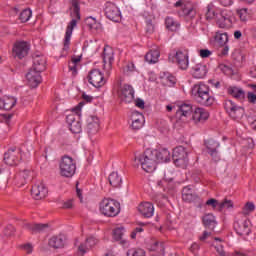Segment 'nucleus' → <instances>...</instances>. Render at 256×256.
<instances>
[{
    "mask_svg": "<svg viewBox=\"0 0 256 256\" xmlns=\"http://www.w3.org/2000/svg\"><path fill=\"white\" fill-rule=\"evenodd\" d=\"M206 205L208 207H212V209H219V211H222V209H230V207H233V202L231 200H224L223 202H219L215 198L208 199L206 201Z\"/></svg>",
    "mask_w": 256,
    "mask_h": 256,
    "instance_id": "24",
    "label": "nucleus"
},
{
    "mask_svg": "<svg viewBox=\"0 0 256 256\" xmlns=\"http://www.w3.org/2000/svg\"><path fill=\"white\" fill-rule=\"evenodd\" d=\"M159 57H161V52H159V50H150L145 55V61L150 64H155L159 61Z\"/></svg>",
    "mask_w": 256,
    "mask_h": 256,
    "instance_id": "37",
    "label": "nucleus"
},
{
    "mask_svg": "<svg viewBox=\"0 0 256 256\" xmlns=\"http://www.w3.org/2000/svg\"><path fill=\"white\" fill-rule=\"evenodd\" d=\"M172 159L175 165H187L189 163V153L187 148L178 146L173 150Z\"/></svg>",
    "mask_w": 256,
    "mask_h": 256,
    "instance_id": "12",
    "label": "nucleus"
},
{
    "mask_svg": "<svg viewBox=\"0 0 256 256\" xmlns=\"http://www.w3.org/2000/svg\"><path fill=\"white\" fill-rule=\"evenodd\" d=\"M192 115V119L195 123H205L209 119V112L205 108L197 107L193 111V105L189 103H182L178 105L176 110V119H183V117H189Z\"/></svg>",
    "mask_w": 256,
    "mask_h": 256,
    "instance_id": "2",
    "label": "nucleus"
},
{
    "mask_svg": "<svg viewBox=\"0 0 256 256\" xmlns=\"http://www.w3.org/2000/svg\"><path fill=\"white\" fill-rule=\"evenodd\" d=\"M59 169L62 177H73L77 171V161H75V159L69 155H64L61 157Z\"/></svg>",
    "mask_w": 256,
    "mask_h": 256,
    "instance_id": "7",
    "label": "nucleus"
},
{
    "mask_svg": "<svg viewBox=\"0 0 256 256\" xmlns=\"http://www.w3.org/2000/svg\"><path fill=\"white\" fill-rule=\"evenodd\" d=\"M88 82L90 85L95 87L96 89H99L105 85V76L103 75V72L99 69H93L89 72L87 76Z\"/></svg>",
    "mask_w": 256,
    "mask_h": 256,
    "instance_id": "13",
    "label": "nucleus"
},
{
    "mask_svg": "<svg viewBox=\"0 0 256 256\" xmlns=\"http://www.w3.org/2000/svg\"><path fill=\"white\" fill-rule=\"evenodd\" d=\"M197 194H195V192H193V189L191 188V186H186L183 188L182 190V199L183 201H186L187 203H191L193 201H195V199H197Z\"/></svg>",
    "mask_w": 256,
    "mask_h": 256,
    "instance_id": "31",
    "label": "nucleus"
},
{
    "mask_svg": "<svg viewBox=\"0 0 256 256\" xmlns=\"http://www.w3.org/2000/svg\"><path fill=\"white\" fill-rule=\"evenodd\" d=\"M215 5L213 3H210L206 7V19L208 21H211V19H215Z\"/></svg>",
    "mask_w": 256,
    "mask_h": 256,
    "instance_id": "44",
    "label": "nucleus"
},
{
    "mask_svg": "<svg viewBox=\"0 0 256 256\" xmlns=\"http://www.w3.org/2000/svg\"><path fill=\"white\" fill-rule=\"evenodd\" d=\"M21 161V150L17 148H10L4 153V162L6 165H18Z\"/></svg>",
    "mask_w": 256,
    "mask_h": 256,
    "instance_id": "14",
    "label": "nucleus"
},
{
    "mask_svg": "<svg viewBox=\"0 0 256 256\" xmlns=\"http://www.w3.org/2000/svg\"><path fill=\"white\" fill-rule=\"evenodd\" d=\"M118 97L122 103H133L135 101V89L129 84H124L118 89Z\"/></svg>",
    "mask_w": 256,
    "mask_h": 256,
    "instance_id": "11",
    "label": "nucleus"
},
{
    "mask_svg": "<svg viewBox=\"0 0 256 256\" xmlns=\"http://www.w3.org/2000/svg\"><path fill=\"white\" fill-rule=\"evenodd\" d=\"M135 105L136 107H138L139 109H145V101L141 98H137L135 100Z\"/></svg>",
    "mask_w": 256,
    "mask_h": 256,
    "instance_id": "55",
    "label": "nucleus"
},
{
    "mask_svg": "<svg viewBox=\"0 0 256 256\" xmlns=\"http://www.w3.org/2000/svg\"><path fill=\"white\" fill-rule=\"evenodd\" d=\"M216 25L220 29H229L233 25V20H231V17L225 15V12H222L220 17L216 21Z\"/></svg>",
    "mask_w": 256,
    "mask_h": 256,
    "instance_id": "29",
    "label": "nucleus"
},
{
    "mask_svg": "<svg viewBox=\"0 0 256 256\" xmlns=\"http://www.w3.org/2000/svg\"><path fill=\"white\" fill-rule=\"evenodd\" d=\"M192 96L199 105L211 107L215 103V97L211 94L209 86L203 82L197 83L192 87Z\"/></svg>",
    "mask_w": 256,
    "mask_h": 256,
    "instance_id": "3",
    "label": "nucleus"
},
{
    "mask_svg": "<svg viewBox=\"0 0 256 256\" xmlns=\"http://www.w3.org/2000/svg\"><path fill=\"white\" fill-rule=\"evenodd\" d=\"M70 9L72 10V17L81 19V0H70Z\"/></svg>",
    "mask_w": 256,
    "mask_h": 256,
    "instance_id": "34",
    "label": "nucleus"
},
{
    "mask_svg": "<svg viewBox=\"0 0 256 256\" xmlns=\"http://www.w3.org/2000/svg\"><path fill=\"white\" fill-rule=\"evenodd\" d=\"M17 105V98L13 96H3L0 98V109L3 111H11Z\"/></svg>",
    "mask_w": 256,
    "mask_h": 256,
    "instance_id": "25",
    "label": "nucleus"
},
{
    "mask_svg": "<svg viewBox=\"0 0 256 256\" xmlns=\"http://www.w3.org/2000/svg\"><path fill=\"white\" fill-rule=\"evenodd\" d=\"M9 179V172L6 170H0V189L7 185V181Z\"/></svg>",
    "mask_w": 256,
    "mask_h": 256,
    "instance_id": "47",
    "label": "nucleus"
},
{
    "mask_svg": "<svg viewBox=\"0 0 256 256\" xmlns=\"http://www.w3.org/2000/svg\"><path fill=\"white\" fill-rule=\"evenodd\" d=\"M131 119V129H133V131H139V129H142L145 125V116L138 111L132 113Z\"/></svg>",
    "mask_w": 256,
    "mask_h": 256,
    "instance_id": "23",
    "label": "nucleus"
},
{
    "mask_svg": "<svg viewBox=\"0 0 256 256\" xmlns=\"http://www.w3.org/2000/svg\"><path fill=\"white\" fill-rule=\"evenodd\" d=\"M234 229L240 237L249 236L251 234V220L243 214H237Z\"/></svg>",
    "mask_w": 256,
    "mask_h": 256,
    "instance_id": "8",
    "label": "nucleus"
},
{
    "mask_svg": "<svg viewBox=\"0 0 256 256\" xmlns=\"http://www.w3.org/2000/svg\"><path fill=\"white\" fill-rule=\"evenodd\" d=\"M114 59L115 58L113 57V50H111V48H109V47H105L104 51H103L104 65H108V67H111V65H113Z\"/></svg>",
    "mask_w": 256,
    "mask_h": 256,
    "instance_id": "36",
    "label": "nucleus"
},
{
    "mask_svg": "<svg viewBox=\"0 0 256 256\" xmlns=\"http://www.w3.org/2000/svg\"><path fill=\"white\" fill-rule=\"evenodd\" d=\"M27 229H29L31 233H43V231L49 229V224H27Z\"/></svg>",
    "mask_w": 256,
    "mask_h": 256,
    "instance_id": "39",
    "label": "nucleus"
},
{
    "mask_svg": "<svg viewBox=\"0 0 256 256\" xmlns=\"http://www.w3.org/2000/svg\"><path fill=\"white\" fill-rule=\"evenodd\" d=\"M139 212L141 213V215H143V217H146V219H149L153 217L155 213V207L150 202H144L139 205Z\"/></svg>",
    "mask_w": 256,
    "mask_h": 256,
    "instance_id": "28",
    "label": "nucleus"
},
{
    "mask_svg": "<svg viewBox=\"0 0 256 256\" xmlns=\"http://www.w3.org/2000/svg\"><path fill=\"white\" fill-rule=\"evenodd\" d=\"M214 40L216 43H218V45H220V47H223L229 42V35L227 32L218 31L214 36Z\"/></svg>",
    "mask_w": 256,
    "mask_h": 256,
    "instance_id": "35",
    "label": "nucleus"
},
{
    "mask_svg": "<svg viewBox=\"0 0 256 256\" xmlns=\"http://www.w3.org/2000/svg\"><path fill=\"white\" fill-rule=\"evenodd\" d=\"M208 72L209 69L207 68V65L203 63L195 64L191 68V74L194 77V79H205V77H207Z\"/></svg>",
    "mask_w": 256,
    "mask_h": 256,
    "instance_id": "21",
    "label": "nucleus"
},
{
    "mask_svg": "<svg viewBox=\"0 0 256 256\" xmlns=\"http://www.w3.org/2000/svg\"><path fill=\"white\" fill-rule=\"evenodd\" d=\"M182 9H183L184 15H186L187 17H193V15H191L193 13V8H182Z\"/></svg>",
    "mask_w": 256,
    "mask_h": 256,
    "instance_id": "63",
    "label": "nucleus"
},
{
    "mask_svg": "<svg viewBox=\"0 0 256 256\" xmlns=\"http://www.w3.org/2000/svg\"><path fill=\"white\" fill-rule=\"evenodd\" d=\"M135 161H139L143 171L153 173L157 169V163H169L171 161V152L167 148L147 149L142 155L135 156Z\"/></svg>",
    "mask_w": 256,
    "mask_h": 256,
    "instance_id": "1",
    "label": "nucleus"
},
{
    "mask_svg": "<svg viewBox=\"0 0 256 256\" xmlns=\"http://www.w3.org/2000/svg\"><path fill=\"white\" fill-rule=\"evenodd\" d=\"M228 94L234 97L235 99H244L245 98V91L243 89L236 87V86H230L228 89Z\"/></svg>",
    "mask_w": 256,
    "mask_h": 256,
    "instance_id": "38",
    "label": "nucleus"
},
{
    "mask_svg": "<svg viewBox=\"0 0 256 256\" xmlns=\"http://www.w3.org/2000/svg\"><path fill=\"white\" fill-rule=\"evenodd\" d=\"M165 27L168 31L177 32L179 31L181 24L175 18L167 16L165 18Z\"/></svg>",
    "mask_w": 256,
    "mask_h": 256,
    "instance_id": "30",
    "label": "nucleus"
},
{
    "mask_svg": "<svg viewBox=\"0 0 256 256\" xmlns=\"http://www.w3.org/2000/svg\"><path fill=\"white\" fill-rule=\"evenodd\" d=\"M200 249H201V246L197 242H194L190 246V252H192L193 255H199V250Z\"/></svg>",
    "mask_w": 256,
    "mask_h": 256,
    "instance_id": "52",
    "label": "nucleus"
},
{
    "mask_svg": "<svg viewBox=\"0 0 256 256\" xmlns=\"http://www.w3.org/2000/svg\"><path fill=\"white\" fill-rule=\"evenodd\" d=\"M168 61L176 63L182 71H187L189 69V50L187 48L172 50L168 55Z\"/></svg>",
    "mask_w": 256,
    "mask_h": 256,
    "instance_id": "4",
    "label": "nucleus"
},
{
    "mask_svg": "<svg viewBox=\"0 0 256 256\" xmlns=\"http://www.w3.org/2000/svg\"><path fill=\"white\" fill-rule=\"evenodd\" d=\"M155 32V25H153V20L148 19L146 20V33L151 35Z\"/></svg>",
    "mask_w": 256,
    "mask_h": 256,
    "instance_id": "50",
    "label": "nucleus"
},
{
    "mask_svg": "<svg viewBox=\"0 0 256 256\" xmlns=\"http://www.w3.org/2000/svg\"><path fill=\"white\" fill-rule=\"evenodd\" d=\"M99 243V240L95 236H89L86 240L78 246V253L85 255L88 251H91L95 245Z\"/></svg>",
    "mask_w": 256,
    "mask_h": 256,
    "instance_id": "17",
    "label": "nucleus"
},
{
    "mask_svg": "<svg viewBox=\"0 0 256 256\" xmlns=\"http://www.w3.org/2000/svg\"><path fill=\"white\" fill-rule=\"evenodd\" d=\"M104 15L106 19L113 21L114 23H119L121 21V10L119 7L112 2H106L104 5Z\"/></svg>",
    "mask_w": 256,
    "mask_h": 256,
    "instance_id": "10",
    "label": "nucleus"
},
{
    "mask_svg": "<svg viewBox=\"0 0 256 256\" xmlns=\"http://www.w3.org/2000/svg\"><path fill=\"white\" fill-rule=\"evenodd\" d=\"M199 55L202 59H207L213 55V52L209 49H200L199 50Z\"/></svg>",
    "mask_w": 256,
    "mask_h": 256,
    "instance_id": "51",
    "label": "nucleus"
},
{
    "mask_svg": "<svg viewBox=\"0 0 256 256\" xmlns=\"http://www.w3.org/2000/svg\"><path fill=\"white\" fill-rule=\"evenodd\" d=\"M127 256H145V250L141 248H130L127 253Z\"/></svg>",
    "mask_w": 256,
    "mask_h": 256,
    "instance_id": "46",
    "label": "nucleus"
},
{
    "mask_svg": "<svg viewBox=\"0 0 256 256\" xmlns=\"http://www.w3.org/2000/svg\"><path fill=\"white\" fill-rule=\"evenodd\" d=\"M236 14L242 23H247V21H249V10L247 8L237 10Z\"/></svg>",
    "mask_w": 256,
    "mask_h": 256,
    "instance_id": "42",
    "label": "nucleus"
},
{
    "mask_svg": "<svg viewBox=\"0 0 256 256\" xmlns=\"http://www.w3.org/2000/svg\"><path fill=\"white\" fill-rule=\"evenodd\" d=\"M81 103H79L72 112L66 116V123L69 126L71 133L79 134L83 131V127L81 126Z\"/></svg>",
    "mask_w": 256,
    "mask_h": 256,
    "instance_id": "5",
    "label": "nucleus"
},
{
    "mask_svg": "<svg viewBox=\"0 0 256 256\" xmlns=\"http://www.w3.org/2000/svg\"><path fill=\"white\" fill-rule=\"evenodd\" d=\"M108 181L111 187H114V189H118L121 187V185H123V178L118 172H112L108 177Z\"/></svg>",
    "mask_w": 256,
    "mask_h": 256,
    "instance_id": "32",
    "label": "nucleus"
},
{
    "mask_svg": "<svg viewBox=\"0 0 256 256\" xmlns=\"http://www.w3.org/2000/svg\"><path fill=\"white\" fill-rule=\"evenodd\" d=\"M218 3L222 7H231V5H233L234 1L233 0H218Z\"/></svg>",
    "mask_w": 256,
    "mask_h": 256,
    "instance_id": "54",
    "label": "nucleus"
},
{
    "mask_svg": "<svg viewBox=\"0 0 256 256\" xmlns=\"http://www.w3.org/2000/svg\"><path fill=\"white\" fill-rule=\"evenodd\" d=\"M63 209H72L73 208V200H67L63 203Z\"/></svg>",
    "mask_w": 256,
    "mask_h": 256,
    "instance_id": "61",
    "label": "nucleus"
},
{
    "mask_svg": "<svg viewBox=\"0 0 256 256\" xmlns=\"http://www.w3.org/2000/svg\"><path fill=\"white\" fill-rule=\"evenodd\" d=\"M41 73H42V72L39 71V70L31 69V70H29V72L26 74V79H27V81H28V84H29L32 88L38 87L39 84L41 83V81H42Z\"/></svg>",
    "mask_w": 256,
    "mask_h": 256,
    "instance_id": "20",
    "label": "nucleus"
},
{
    "mask_svg": "<svg viewBox=\"0 0 256 256\" xmlns=\"http://www.w3.org/2000/svg\"><path fill=\"white\" fill-rule=\"evenodd\" d=\"M248 101L249 103H256V94L253 92H248Z\"/></svg>",
    "mask_w": 256,
    "mask_h": 256,
    "instance_id": "59",
    "label": "nucleus"
},
{
    "mask_svg": "<svg viewBox=\"0 0 256 256\" xmlns=\"http://www.w3.org/2000/svg\"><path fill=\"white\" fill-rule=\"evenodd\" d=\"M224 109L234 121H239V119H242L245 115V108L237 105L233 100H226Z\"/></svg>",
    "mask_w": 256,
    "mask_h": 256,
    "instance_id": "9",
    "label": "nucleus"
},
{
    "mask_svg": "<svg viewBox=\"0 0 256 256\" xmlns=\"http://www.w3.org/2000/svg\"><path fill=\"white\" fill-rule=\"evenodd\" d=\"M206 148L208 149L209 155L214 159V161H219V152L217 149H219V142L213 139H208L204 142Z\"/></svg>",
    "mask_w": 256,
    "mask_h": 256,
    "instance_id": "22",
    "label": "nucleus"
},
{
    "mask_svg": "<svg viewBox=\"0 0 256 256\" xmlns=\"http://www.w3.org/2000/svg\"><path fill=\"white\" fill-rule=\"evenodd\" d=\"M22 249H24V251H26L28 254L33 253V245L31 243L24 244Z\"/></svg>",
    "mask_w": 256,
    "mask_h": 256,
    "instance_id": "57",
    "label": "nucleus"
},
{
    "mask_svg": "<svg viewBox=\"0 0 256 256\" xmlns=\"http://www.w3.org/2000/svg\"><path fill=\"white\" fill-rule=\"evenodd\" d=\"M152 249L159 253V255H165V245L161 242H155Z\"/></svg>",
    "mask_w": 256,
    "mask_h": 256,
    "instance_id": "48",
    "label": "nucleus"
},
{
    "mask_svg": "<svg viewBox=\"0 0 256 256\" xmlns=\"http://www.w3.org/2000/svg\"><path fill=\"white\" fill-rule=\"evenodd\" d=\"M99 117L89 116L87 118V132L89 135H95L99 131Z\"/></svg>",
    "mask_w": 256,
    "mask_h": 256,
    "instance_id": "27",
    "label": "nucleus"
},
{
    "mask_svg": "<svg viewBox=\"0 0 256 256\" xmlns=\"http://www.w3.org/2000/svg\"><path fill=\"white\" fill-rule=\"evenodd\" d=\"M31 17H33V11L31 10V8H26L21 11L19 15V21H21L22 23H27V21H29Z\"/></svg>",
    "mask_w": 256,
    "mask_h": 256,
    "instance_id": "41",
    "label": "nucleus"
},
{
    "mask_svg": "<svg viewBox=\"0 0 256 256\" xmlns=\"http://www.w3.org/2000/svg\"><path fill=\"white\" fill-rule=\"evenodd\" d=\"M47 193V187H45V184L43 183L34 184L32 186L31 195L36 200L45 199L47 197Z\"/></svg>",
    "mask_w": 256,
    "mask_h": 256,
    "instance_id": "19",
    "label": "nucleus"
},
{
    "mask_svg": "<svg viewBox=\"0 0 256 256\" xmlns=\"http://www.w3.org/2000/svg\"><path fill=\"white\" fill-rule=\"evenodd\" d=\"M48 245L52 249H63L67 245V236L65 234L52 236L48 241Z\"/></svg>",
    "mask_w": 256,
    "mask_h": 256,
    "instance_id": "18",
    "label": "nucleus"
},
{
    "mask_svg": "<svg viewBox=\"0 0 256 256\" xmlns=\"http://www.w3.org/2000/svg\"><path fill=\"white\" fill-rule=\"evenodd\" d=\"M17 177L19 179H22L21 184L25 185L27 181H31V178L33 177V172L31 170H23L18 173Z\"/></svg>",
    "mask_w": 256,
    "mask_h": 256,
    "instance_id": "40",
    "label": "nucleus"
},
{
    "mask_svg": "<svg viewBox=\"0 0 256 256\" xmlns=\"http://www.w3.org/2000/svg\"><path fill=\"white\" fill-rule=\"evenodd\" d=\"M100 213L105 217H117L121 213V204L117 200L105 198L100 202Z\"/></svg>",
    "mask_w": 256,
    "mask_h": 256,
    "instance_id": "6",
    "label": "nucleus"
},
{
    "mask_svg": "<svg viewBox=\"0 0 256 256\" xmlns=\"http://www.w3.org/2000/svg\"><path fill=\"white\" fill-rule=\"evenodd\" d=\"M135 71V64L133 62H128L123 68L124 75H129V73H133Z\"/></svg>",
    "mask_w": 256,
    "mask_h": 256,
    "instance_id": "49",
    "label": "nucleus"
},
{
    "mask_svg": "<svg viewBox=\"0 0 256 256\" xmlns=\"http://www.w3.org/2000/svg\"><path fill=\"white\" fill-rule=\"evenodd\" d=\"M248 123L251 129H253V131H256V117H248Z\"/></svg>",
    "mask_w": 256,
    "mask_h": 256,
    "instance_id": "56",
    "label": "nucleus"
},
{
    "mask_svg": "<svg viewBox=\"0 0 256 256\" xmlns=\"http://www.w3.org/2000/svg\"><path fill=\"white\" fill-rule=\"evenodd\" d=\"M215 249L219 256H229V254H227L226 251L223 249V245L216 244Z\"/></svg>",
    "mask_w": 256,
    "mask_h": 256,
    "instance_id": "53",
    "label": "nucleus"
},
{
    "mask_svg": "<svg viewBox=\"0 0 256 256\" xmlns=\"http://www.w3.org/2000/svg\"><path fill=\"white\" fill-rule=\"evenodd\" d=\"M123 235H125V228L124 227L114 229L113 239L115 241H121L123 239Z\"/></svg>",
    "mask_w": 256,
    "mask_h": 256,
    "instance_id": "45",
    "label": "nucleus"
},
{
    "mask_svg": "<svg viewBox=\"0 0 256 256\" xmlns=\"http://www.w3.org/2000/svg\"><path fill=\"white\" fill-rule=\"evenodd\" d=\"M68 69H69V71H72V73L74 75L77 74V64H75L73 62H69Z\"/></svg>",
    "mask_w": 256,
    "mask_h": 256,
    "instance_id": "58",
    "label": "nucleus"
},
{
    "mask_svg": "<svg viewBox=\"0 0 256 256\" xmlns=\"http://www.w3.org/2000/svg\"><path fill=\"white\" fill-rule=\"evenodd\" d=\"M202 223L206 229H210L213 231L215 227L217 226V220H215V216L213 214H206L202 218Z\"/></svg>",
    "mask_w": 256,
    "mask_h": 256,
    "instance_id": "33",
    "label": "nucleus"
},
{
    "mask_svg": "<svg viewBox=\"0 0 256 256\" xmlns=\"http://www.w3.org/2000/svg\"><path fill=\"white\" fill-rule=\"evenodd\" d=\"M29 49V43L25 41H18L14 44L13 55L17 59H24V57H27V55H29Z\"/></svg>",
    "mask_w": 256,
    "mask_h": 256,
    "instance_id": "16",
    "label": "nucleus"
},
{
    "mask_svg": "<svg viewBox=\"0 0 256 256\" xmlns=\"http://www.w3.org/2000/svg\"><path fill=\"white\" fill-rule=\"evenodd\" d=\"M219 69L223 72V73H231V68L225 64H220L219 65Z\"/></svg>",
    "mask_w": 256,
    "mask_h": 256,
    "instance_id": "60",
    "label": "nucleus"
},
{
    "mask_svg": "<svg viewBox=\"0 0 256 256\" xmlns=\"http://www.w3.org/2000/svg\"><path fill=\"white\" fill-rule=\"evenodd\" d=\"M81 19H77V17H74L67 25L66 32L64 36V51H69V46L71 45V37L73 35V29L77 27V23H79Z\"/></svg>",
    "mask_w": 256,
    "mask_h": 256,
    "instance_id": "15",
    "label": "nucleus"
},
{
    "mask_svg": "<svg viewBox=\"0 0 256 256\" xmlns=\"http://www.w3.org/2000/svg\"><path fill=\"white\" fill-rule=\"evenodd\" d=\"M210 235H211V233L204 231L203 234L199 237V240L205 241Z\"/></svg>",
    "mask_w": 256,
    "mask_h": 256,
    "instance_id": "64",
    "label": "nucleus"
},
{
    "mask_svg": "<svg viewBox=\"0 0 256 256\" xmlns=\"http://www.w3.org/2000/svg\"><path fill=\"white\" fill-rule=\"evenodd\" d=\"M220 55L222 57H225V55H229V46H227V44L222 47Z\"/></svg>",
    "mask_w": 256,
    "mask_h": 256,
    "instance_id": "62",
    "label": "nucleus"
},
{
    "mask_svg": "<svg viewBox=\"0 0 256 256\" xmlns=\"http://www.w3.org/2000/svg\"><path fill=\"white\" fill-rule=\"evenodd\" d=\"M33 69L43 73L47 69V58L43 55L33 56Z\"/></svg>",
    "mask_w": 256,
    "mask_h": 256,
    "instance_id": "26",
    "label": "nucleus"
},
{
    "mask_svg": "<svg viewBox=\"0 0 256 256\" xmlns=\"http://www.w3.org/2000/svg\"><path fill=\"white\" fill-rule=\"evenodd\" d=\"M253 211H255V204L253 202H247L244 205L242 212L239 213L238 215H244L245 217H247V215L253 213Z\"/></svg>",
    "mask_w": 256,
    "mask_h": 256,
    "instance_id": "43",
    "label": "nucleus"
}]
</instances>
